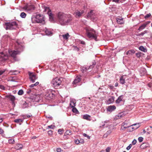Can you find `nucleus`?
<instances>
[{"mask_svg": "<svg viewBox=\"0 0 152 152\" xmlns=\"http://www.w3.org/2000/svg\"><path fill=\"white\" fill-rule=\"evenodd\" d=\"M16 50H8V53L9 55L8 56V53L5 51L0 53V61H4L9 59V58L11 57L14 61H17L19 60L16 55L19 54L23 50L24 47L21 43H19L18 42H16Z\"/></svg>", "mask_w": 152, "mask_h": 152, "instance_id": "1", "label": "nucleus"}, {"mask_svg": "<svg viewBox=\"0 0 152 152\" xmlns=\"http://www.w3.org/2000/svg\"><path fill=\"white\" fill-rule=\"evenodd\" d=\"M85 29L87 36L89 38L97 41V35L95 31L93 29L89 27H86Z\"/></svg>", "mask_w": 152, "mask_h": 152, "instance_id": "2", "label": "nucleus"}, {"mask_svg": "<svg viewBox=\"0 0 152 152\" xmlns=\"http://www.w3.org/2000/svg\"><path fill=\"white\" fill-rule=\"evenodd\" d=\"M3 26L6 30H14L18 28V24L16 21L5 23L3 24Z\"/></svg>", "mask_w": 152, "mask_h": 152, "instance_id": "3", "label": "nucleus"}, {"mask_svg": "<svg viewBox=\"0 0 152 152\" xmlns=\"http://www.w3.org/2000/svg\"><path fill=\"white\" fill-rule=\"evenodd\" d=\"M49 20L51 23H57L61 25H67L70 21V20Z\"/></svg>", "mask_w": 152, "mask_h": 152, "instance_id": "4", "label": "nucleus"}, {"mask_svg": "<svg viewBox=\"0 0 152 152\" xmlns=\"http://www.w3.org/2000/svg\"><path fill=\"white\" fill-rule=\"evenodd\" d=\"M61 83V80L59 77H56L53 79L51 83L54 87H58L60 86Z\"/></svg>", "mask_w": 152, "mask_h": 152, "instance_id": "5", "label": "nucleus"}, {"mask_svg": "<svg viewBox=\"0 0 152 152\" xmlns=\"http://www.w3.org/2000/svg\"><path fill=\"white\" fill-rule=\"evenodd\" d=\"M44 95L45 96V98L48 99H52L55 96L54 94L50 90H46L44 94Z\"/></svg>", "mask_w": 152, "mask_h": 152, "instance_id": "6", "label": "nucleus"}, {"mask_svg": "<svg viewBox=\"0 0 152 152\" xmlns=\"http://www.w3.org/2000/svg\"><path fill=\"white\" fill-rule=\"evenodd\" d=\"M96 64V63L95 61H94V62L92 63V65H91L89 66H84L81 68V70L82 72H86V71H88L89 72L91 71V70L92 69L93 67H94V66Z\"/></svg>", "mask_w": 152, "mask_h": 152, "instance_id": "7", "label": "nucleus"}, {"mask_svg": "<svg viewBox=\"0 0 152 152\" xmlns=\"http://www.w3.org/2000/svg\"><path fill=\"white\" fill-rule=\"evenodd\" d=\"M23 9L28 11H31L34 10L35 8L34 6L32 4H27L25 5L23 8Z\"/></svg>", "mask_w": 152, "mask_h": 152, "instance_id": "8", "label": "nucleus"}, {"mask_svg": "<svg viewBox=\"0 0 152 152\" xmlns=\"http://www.w3.org/2000/svg\"><path fill=\"white\" fill-rule=\"evenodd\" d=\"M57 16L59 19H64L68 18V15L61 12H59L57 14Z\"/></svg>", "mask_w": 152, "mask_h": 152, "instance_id": "9", "label": "nucleus"}, {"mask_svg": "<svg viewBox=\"0 0 152 152\" xmlns=\"http://www.w3.org/2000/svg\"><path fill=\"white\" fill-rule=\"evenodd\" d=\"M82 79V76L80 75L77 76L72 83L73 84H76L78 82H80Z\"/></svg>", "mask_w": 152, "mask_h": 152, "instance_id": "10", "label": "nucleus"}, {"mask_svg": "<svg viewBox=\"0 0 152 152\" xmlns=\"http://www.w3.org/2000/svg\"><path fill=\"white\" fill-rule=\"evenodd\" d=\"M33 23H40L42 24H44L45 23V20H31Z\"/></svg>", "mask_w": 152, "mask_h": 152, "instance_id": "11", "label": "nucleus"}, {"mask_svg": "<svg viewBox=\"0 0 152 152\" xmlns=\"http://www.w3.org/2000/svg\"><path fill=\"white\" fill-rule=\"evenodd\" d=\"M29 78L31 81L32 83L34 82L36 79V76L31 73H30L29 74Z\"/></svg>", "mask_w": 152, "mask_h": 152, "instance_id": "12", "label": "nucleus"}, {"mask_svg": "<svg viewBox=\"0 0 152 152\" xmlns=\"http://www.w3.org/2000/svg\"><path fill=\"white\" fill-rule=\"evenodd\" d=\"M46 34V35L48 36H51L53 34V33L51 31V30L50 29L47 28H45L44 30Z\"/></svg>", "mask_w": 152, "mask_h": 152, "instance_id": "13", "label": "nucleus"}, {"mask_svg": "<svg viewBox=\"0 0 152 152\" xmlns=\"http://www.w3.org/2000/svg\"><path fill=\"white\" fill-rule=\"evenodd\" d=\"M84 12V11L83 10H80V11H77L75 13L76 18H79V17L81 16Z\"/></svg>", "mask_w": 152, "mask_h": 152, "instance_id": "14", "label": "nucleus"}, {"mask_svg": "<svg viewBox=\"0 0 152 152\" xmlns=\"http://www.w3.org/2000/svg\"><path fill=\"white\" fill-rule=\"evenodd\" d=\"M140 75L141 76H142L146 74V70L145 68H141L140 70Z\"/></svg>", "mask_w": 152, "mask_h": 152, "instance_id": "15", "label": "nucleus"}, {"mask_svg": "<svg viewBox=\"0 0 152 152\" xmlns=\"http://www.w3.org/2000/svg\"><path fill=\"white\" fill-rule=\"evenodd\" d=\"M94 10H91L88 13L87 15L88 18H93V16L94 15Z\"/></svg>", "mask_w": 152, "mask_h": 152, "instance_id": "16", "label": "nucleus"}, {"mask_svg": "<svg viewBox=\"0 0 152 152\" xmlns=\"http://www.w3.org/2000/svg\"><path fill=\"white\" fill-rule=\"evenodd\" d=\"M116 107L114 105H110L107 108V111L110 112H112L114 110Z\"/></svg>", "mask_w": 152, "mask_h": 152, "instance_id": "17", "label": "nucleus"}, {"mask_svg": "<svg viewBox=\"0 0 152 152\" xmlns=\"http://www.w3.org/2000/svg\"><path fill=\"white\" fill-rule=\"evenodd\" d=\"M59 36L60 37H61V36L62 37L64 40H67L69 37L70 35L68 33H67L64 34H63L61 35H60Z\"/></svg>", "mask_w": 152, "mask_h": 152, "instance_id": "18", "label": "nucleus"}, {"mask_svg": "<svg viewBox=\"0 0 152 152\" xmlns=\"http://www.w3.org/2000/svg\"><path fill=\"white\" fill-rule=\"evenodd\" d=\"M131 126L132 127V128L133 129H136L140 126V123H138L134 124L131 125Z\"/></svg>", "mask_w": 152, "mask_h": 152, "instance_id": "19", "label": "nucleus"}, {"mask_svg": "<svg viewBox=\"0 0 152 152\" xmlns=\"http://www.w3.org/2000/svg\"><path fill=\"white\" fill-rule=\"evenodd\" d=\"M129 126H130L128 125L125 122H124L122 123V124L121 129L123 130V127L124 129H126L127 128H128Z\"/></svg>", "mask_w": 152, "mask_h": 152, "instance_id": "20", "label": "nucleus"}, {"mask_svg": "<svg viewBox=\"0 0 152 152\" xmlns=\"http://www.w3.org/2000/svg\"><path fill=\"white\" fill-rule=\"evenodd\" d=\"M22 147L23 145L20 143L17 144L15 146V148L17 150H18L21 149L22 148Z\"/></svg>", "mask_w": 152, "mask_h": 152, "instance_id": "21", "label": "nucleus"}, {"mask_svg": "<svg viewBox=\"0 0 152 152\" xmlns=\"http://www.w3.org/2000/svg\"><path fill=\"white\" fill-rule=\"evenodd\" d=\"M76 102L73 99H71L70 105L71 107H73L75 106Z\"/></svg>", "mask_w": 152, "mask_h": 152, "instance_id": "22", "label": "nucleus"}, {"mask_svg": "<svg viewBox=\"0 0 152 152\" xmlns=\"http://www.w3.org/2000/svg\"><path fill=\"white\" fill-rule=\"evenodd\" d=\"M114 96H111L108 99L107 101L108 103L110 104L112 103L114 100Z\"/></svg>", "mask_w": 152, "mask_h": 152, "instance_id": "23", "label": "nucleus"}, {"mask_svg": "<svg viewBox=\"0 0 152 152\" xmlns=\"http://www.w3.org/2000/svg\"><path fill=\"white\" fill-rule=\"evenodd\" d=\"M139 49L140 50L144 52H146L147 51V49L142 46H140Z\"/></svg>", "mask_w": 152, "mask_h": 152, "instance_id": "24", "label": "nucleus"}, {"mask_svg": "<svg viewBox=\"0 0 152 152\" xmlns=\"http://www.w3.org/2000/svg\"><path fill=\"white\" fill-rule=\"evenodd\" d=\"M148 24V23H144L142 24L140 27L138 29V30H141L143 29L146 27V26Z\"/></svg>", "mask_w": 152, "mask_h": 152, "instance_id": "25", "label": "nucleus"}, {"mask_svg": "<svg viewBox=\"0 0 152 152\" xmlns=\"http://www.w3.org/2000/svg\"><path fill=\"white\" fill-rule=\"evenodd\" d=\"M123 99V96H119L118 99L116 101V103L117 104L119 103Z\"/></svg>", "mask_w": 152, "mask_h": 152, "instance_id": "26", "label": "nucleus"}, {"mask_svg": "<svg viewBox=\"0 0 152 152\" xmlns=\"http://www.w3.org/2000/svg\"><path fill=\"white\" fill-rule=\"evenodd\" d=\"M135 52V51L133 50H129L126 52V54L127 55H132Z\"/></svg>", "mask_w": 152, "mask_h": 152, "instance_id": "27", "label": "nucleus"}, {"mask_svg": "<svg viewBox=\"0 0 152 152\" xmlns=\"http://www.w3.org/2000/svg\"><path fill=\"white\" fill-rule=\"evenodd\" d=\"M44 12H47V13H48L49 12H51V10L50 9V8L48 7H45L44 6Z\"/></svg>", "mask_w": 152, "mask_h": 152, "instance_id": "28", "label": "nucleus"}, {"mask_svg": "<svg viewBox=\"0 0 152 152\" xmlns=\"http://www.w3.org/2000/svg\"><path fill=\"white\" fill-rule=\"evenodd\" d=\"M90 117V116L87 114L83 115V119L87 120H89Z\"/></svg>", "mask_w": 152, "mask_h": 152, "instance_id": "29", "label": "nucleus"}, {"mask_svg": "<svg viewBox=\"0 0 152 152\" xmlns=\"http://www.w3.org/2000/svg\"><path fill=\"white\" fill-rule=\"evenodd\" d=\"M120 81L121 84H124L125 83V79L124 78L123 76H121L120 79Z\"/></svg>", "mask_w": 152, "mask_h": 152, "instance_id": "30", "label": "nucleus"}, {"mask_svg": "<svg viewBox=\"0 0 152 152\" xmlns=\"http://www.w3.org/2000/svg\"><path fill=\"white\" fill-rule=\"evenodd\" d=\"M116 21L118 24H122L124 23L123 20H116Z\"/></svg>", "mask_w": 152, "mask_h": 152, "instance_id": "31", "label": "nucleus"}, {"mask_svg": "<svg viewBox=\"0 0 152 152\" xmlns=\"http://www.w3.org/2000/svg\"><path fill=\"white\" fill-rule=\"evenodd\" d=\"M47 14L49 16V19H53V15L51 12H48Z\"/></svg>", "mask_w": 152, "mask_h": 152, "instance_id": "32", "label": "nucleus"}, {"mask_svg": "<svg viewBox=\"0 0 152 152\" xmlns=\"http://www.w3.org/2000/svg\"><path fill=\"white\" fill-rule=\"evenodd\" d=\"M23 120L22 119H18L15 120L14 121L16 123H19L21 122H23Z\"/></svg>", "mask_w": 152, "mask_h": 152, "instance_id": "33", "label": "nucleus"}, {"mask_svg": "<svg viewBox=\"0 0 152 152\" xmlns=\"http://www.w3.org/2000/svg\"><path fill=\"white\" fill-rule=\"evenodd\" d=\"M71 49L73 50L77 51H78L79 50V48H77L76 46L74 45L72 46Z\"/></svg>", "mask_w": 152, "mask_h": 152, "instance_id": "34", "label": "nucleus"}, {"mask_svg": "<svg viewBox=\"0 0 152 152\" xmlns=\"http://www.w3.org/2000/svg\"><path fill=\"white\" fill-rule=\"evenodd\" d=\"M9 98L12 102L14 101L15 99V96L12 95H10L9 96Z\"/></svg>", "mask_w": 152, "mask_h": 152, "instance_id": "35", "label": "nucleus"}, {"mask_svg": "<svg viewBox=\"0 0 152 152\" xmlns=\"http://www.w3.org/2000/svg\"><path fill=\"white\" fill-rule=\"evenodd\" d=\"M26 14L24 12L21 13L20 15V16L22 18H25L26 16Z\"/></svg>", "mask_w": 152, "mask_h": 152, "instance_id": "36", "label": "nucleus"}, {"mask_svg": "<svg viewBox=\"0 0 152 152\" xmlns=\"http://www.w3.org/2000/svg\"><path fill=\"white\" fill-rule=\"evenodd\" d=\"M39 84V83L38 82H36L34 84H31L29 86V87L32 88L35 86H37Z\"/></svg>", "mask_w": 152, "mask_h": 152, "instance_id": "37", "label": "nucleus"}, {"mask_svg": "<svg viewBox=\"0 0 152 152\" xmlns=\"http://www.w3.org/2000/svg\"><path fill=\"white\" fill-rule=\"evenodd\" d=\"M10 72L12 73V74L14 75H16L19 73V72L18 71L14 70L11 71Z\"/></svg>", "mask_w": 152, "mask_h": 152, "instance_id": "38", "label": "nucleus"}, {"mask_svg": "<svg viewBox=\"0 0 152 152\" xmlns=\"http://www.w3.org/2000/svg\"><path fill=\"white\" fill-rule=\"evenodd\" d=\"M55 126L53 125H50L49 126H48V128H49L51 129H54L55 128Z\"/></svg>", "mask_w": 152, "mask_h": 152, "instance_id": "39", "label": "nucleus"}, {"mask_svg": "<svg viewBox=\"0 0 152 152\" xmlns=\"http://www.w3.org/2000/svg\"><path fill=\"white\" fill-rule=\"evenodd\" d=\"M18 94L19 95H21L23 94V91L22 89L20 90L18 92Z\"/></svg>", "mask_w": 152, "mask_h": 152, "instance_id": "40", "label": "nucleus"}, {"mask_svg": "<svg viewBox=\"0 0 152 152\" xmlns=\"http://www.w3.org/2000/svg\"><path fill=\"white\" fill-rule=\"evenodd\" d=\"M72 131L70 130H68L65 132V134L67 135H70L72 133Z\"/></svg>", "mask_w": 152, "mask_h": 152, "instance_id": "41", "label": "nucleus"}, {"mask_svg": "<svg viewBox=\"0 0 152 152\" xmlns=\"http://www.w3.org/2000/svg\"><path fill=\"white\" fill-rule=\"evenodd\" d=\"M72 111H73V112H74V113H76L78 112V111L77 110V109L75 107H72Z\"/></svg>", "mask_w": 152, "mask_h": 152, "instance_id": "42", "label": "nucleus"}, {"mask_svg": "<svg viewBox=\"0 0 152 152\" xmlns=\"http://www.w3.org/2000/svg\"><path fill=\"white\" fill-rule=\"evenodd\" d=\"M28 106V104L25 102L22 105V107L23 108H26Z\"/></svg>", "mask_w": 152, "mask_h": 152, "instance_id": "43", "label": "nucleus"}, {"mask_svg": "<svg viewBox=\"0 0 152 152\" xmlns=\"http://www.w3.org/2000/svg\"><path fill=\"white\" fill-rule=\"evenodd\" d=\"M117 117L118 118L117 119H119L121 118L122 117H123V115L122 114V113H120L118 114L117 115Z\"/></svg>", "mask_w": 152, "mask_h": 152, "instance_id": "44", "label": "nucleus"}, {"mask_svg": "<svg viewBox=\"0 0 152 152\" xmlns=\"http://www.w3.org/2000/svg\"><path fill=\"white\" fill-rule=\"evenodd\" d=\"M33 90V88H29L27 89L26 92L27 93L29 94L32 92Z\"/></svg>", "mask_w": 152, "mask_h": 152, "instance_id": "45", "label": "nucleus"}, {"mask_svg": "<svg viewBox=\"0 0 152 152\" xmlns=\"http://www.w3.org/2000/svg\"><path fill=\"white\" fill-rule=\"evenodd\" d=\"M15 140H12L11 139L9 140V142L10 144H13L14 143Z\"/></svg>", "mask_w": 152, "mask_h": 152, "instance_id": "46", "label": "nucleus"}, {"mask_svg": "<svg viewBox=\"0 0 152 152\" xmlns=\"http://www.w3.org/2000/svg\"><path fill=\"white\" fill-rule=\"evenodd\" d=\"M138 140L139 142H141L143 141V138L142 137H139L138 138Z\"/></svg>", "mask_w": 152, "mask_h": 152, "instance_id": "47", "label": "nucleus"}, {"mask_svg": "<svg viewBox=\"0 0 152 152\" xmlns=\"http://www.w3.org/2000/svg\"><path fill=\"white\" fill-rule=\"evenodd\" d=\"M141 52H139L136 53V56L138 58L140 57L141 56Z\"/></svg>", "mask_w": 152, "mask_h": 152, "instance_id": "48", "label": "nucleus"}, {"mask_svg": "<svg viewBox=\"0 0 152 152\" xmlns=\"http://www.w3.org/2000/svg\"><path fill=\"white\" fill-rule=\"evenodd\" d=\"M6 70V69H4L0 70V75L2 74L4 72H5Z\"/></svg>", "mask_w": 152, "mask_h": 152, "instance_id": "49", "label": "nucleus"}, {"mask_svg": "<svg viewBox=\"0 0 152 152\" xmlns=\"http://www.w3.org/2000/svg\"><path fill=\"white\" fill-rule=\"evenodd\" d=\"M151 16V14H150V13H149L146 14V15L144 16V18L145 19H146L147 18H149Z\"/></svg>", "mask_w": 152, "mask_h": 152, "instance_id": "50", "label": "nucleus"}, {"mask_svg": "<svg viewBox=\"0 0 152 152\" xmlns=\"http://www.w3.org/2000/svg\"><path fill=\"white\" fill-rule=\"evenodd\" d=\"M75 143L77 144H78L79 143H82V142H80V141L78 140H75Z\"/></svg>", "mask_w": 152, "mask_h": 152, "instance_id": "51", "label": "nucleus"}, {"mask_svg": "<svg viewBox=\"0 0 152 152\" xmlns=\"http://www.w3.org/2000/svg\"><path fill=\"white\" fill-rule=\"evenodd\" d=\"M132 146V144H130L127 147L126 149L128 150H129L131 148Z\"/></svg>", "mask_w": 152, "mask_h": 152, "instance_id": "52", "label": "nucleus"}, {"mask_svg": "<svg viewBox=\"0 0 152 152\" xmlns=\"http://www.w3.org/2000/svg\"><path fill=\"white\" fill-rule=\"evenodd\" d=\"M53 131L50 130L48 132V134L49 135H51L53 133Z\"/></svg>", "mask_w": 152, "mask_h": 152, "instance_id": "53", "label": "nucleus"}, {"mask_svg": "<svg viewBox=\"0 0 152 152\" xmlns=\"http://www.w3.org/2000/svg\"><path fill=\"white\" fill-rule=\"evenodd\" d=\"M0 89L2 90H5V87L3 86L0 85Z\"/></svg>", "mask_w": 152, "mask_h": 152, "instance_id": "54", "label": "nucleus"}, {"mask_svg": "<svg viewBox=\"0 0 152 152\" xmlns=\"http://www.w3.org/2000/svg\"><path fill=\"white\" fill-rule=\"evenodd\" d=\"M62 130L61 129H59L58 130V132L59 134H62Z\"/></svg>", "mask_w": 152, "mask_h": 152, "instance_id": "55", "label": "nucleus"}, {"mask_svg": "<svg viewBox=\"0 0 152 152\" xmlns=\"http://www.w3.org/2000/svg\"><path fill=\"white\" fill-rule=\"evenodd\" d=\"M83 135L85 137H88V139H89L90 138V137L87 134H86L85 133H83Z\"/></svg>", "mask_w": 152, "mask_h": 152, "instance_id": "56", "label": "nucleus"}, {"mask_svg": "<svg viewBox=\"0 0 152 152\" xmlns=\"http://www.w3.org/2000/svg\"><path fill=\"white\" fill-rule=\"evenodd\" d=\"M136 142H137L136 140L135 139H134V140L132 141V143L133 145H134L136 144Z\"/></svg>", "mask_w": 152, "mask_h": 152, "instance_id": "57", "label": "nucleus"}, {"mask_svg": "<svg viewBox=\"0 0 152 152\" xmlns=\"http://www.w3.org/2000/svg\"><path fill=\"white\" fill-rule=\"evenodd\" d=\"M102 124H101V125L99 126V127H104L105 125V124L103 122H102Z\"/></svg>", "mask_w": 152, "mask_h": 152, "instance_id": "58", "label": "nucleus"}, {"mask_svg": "<svg viewBox=\"0 0 152 152\" xmlns=\"http://www.w3.org/2000/svg\"><path fill=\"white\" fill-rule=\"evenodd\" d=\"M111 133V131L110 130L108 131L106 133V134L107 135L110 134Z\"/></svg>", "mask_w": 152, "mask_h": 152, "instance_id": "59", "label": "nucleus"}, {"mask_svg": "<svg viewBox=\"0 0 152 152\" xmlns=\"http://www.w3.org/2000/svg\"><path fill=\"white\" fill-rule=\"evenodd\" d=\"M110 148L109 147H107L106 148V152H109Z\"/></svg>", "mask_w": 152, "mask_h": 152, "instance_id": "60", "label": "nucleus"}, {"mask_svg": "<svg viewBox=\"0 0 152 152\" xmlns=\"http://www.w3.org/2000/svg\"><path fill=\"white\" fill-rule=\"evenodd\" d=\"M3 130L1 129H0V134H1L4 133Z\"/></svg>", "mask_w": 152, "mask_h": 152, "instance_id": "61", "label": "nucleus"}, {"mask_svg": "<svg viewBox=\"0 0 152 152\" xmlns=\"http://www.w3.org/2000/svg\"><path fill=\"white\" fill-rule=\"evenodd\" d=\"M80 43L83 45H85L86 44L85 42L83 41H81Z\"/></svg>", "mask_w": 152, "mask_h": 152, "instance_id": "62", "label": "nucleus"}, {"mask_svg": "<svg viewBox=\"0 0 152 152\" xmlns=\"http://www.w3.org/2000/svg\"><path fill=\"white\" fill-rule=\"evenodd\" d=\"M57 152H60L61 151V148H58L57 149Z\"/></svg>", "mask_w": 152, "mask_h": 152, "instance_id": "63", "label": "nucleus"}, {"mask_svg": "<svg viewBox=\"0 0 152 152\" xmlns=\"http://www.w3.org/2000/svg\"><path fill=\"white\" fill-rule=\"evenodd\" d=\"M113 1L117 3H119V0H113Z\"/></svg>", "mask_w": 152, "mask_h": 152, "instance_id": "64", "label": "nucleus"}]
</instances>
